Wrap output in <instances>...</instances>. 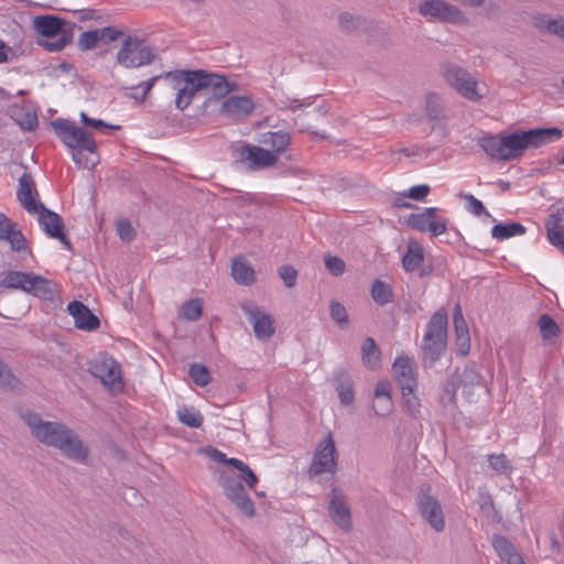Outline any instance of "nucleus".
Wrapping results in <instances>:
<instances>
[{"mask_svg": "<svg viewBox=\"0 0 564 564\" xmlns=\"http://www.w3.org/2000/svg\"><path fill=\"white\" fill-rule=\"evenodd\" d=\"M562 137L557 128L517 130L511 133H487L477 139V144L492 160L513 161L520 159L529 148H540Z\"/></svg>", "mask_w": 564, "mask_h": 564, "instance_id": "1", "label": "nucleus"}, {"mask_svg": "<svg viewBox=\"0 0 564 564\" xmlns=\"http://www.w3.org/2000/svg\"><path fill=\"white\" fill-rule=\"evenodd\" d=\"M163 77L177 90L175 106L180 110L186 109L200 89H212L218 97H224L235 89V85L228 83L224 76L205 70H175L166 73Z\"/></svg>", "mask_w": 564, "mask_h": 564, "instance_id": "2", "label": "nucleus"}, {"mask_svg": "<svg viewBox=\"0 0 564 564\" xmlns=\"http://www.w3.org/2000/svg\"><path fill=\"white\" fill-rule=\"evenodd\" d=\"M24 422L31 429L35 438L40 442L58 448L69 458L84 460L87 449L80 440L65 425L55 422H44L36 413H25Z\"/></svg>", "mask_w": 564, "mask_h": 564, "instance_id": "3", "label": "nucleus"}, {"mask_svg": "<svg viewBox=\"0 0 564 564\" xmlns=\"http://www.w3.org/2000/svg\"><path fill=\"white\" fill-rule=\"evenodd\" d=\"M52 127L61 141L70 150L75 163L86 167L87 163L83 162L82 154L85 151L90 154L96 152V142L93 135L65 119L53 121Z\"/></svg>", "mask_w": 564, "mask_h": 564, "instance_id": "4", "label": "nucleus"}, {"mask_svg": "<svg viewBox=\"0 0 564 564\" xmlns=\"http://www.w3.org/2000/svg\"><path fill=\"white\" fill-rule=\"evenodd\" d=\"M447 312L437 310L431 317L423 336V359L430 364L436 361L447 345Z\"/></svg>", "mask_w": 564, "mask_h": 564, "instance_id": "5", "label": "nucleus"}, {"mask_svg": "<svg viewBox=\"0 0 564 564\" xmlns=\"http://www.w3.org/2000/svg\"><path fill=\"white\" fill-rule=\"evenodd\" d=\"M155 55L144 40L128 35L117 53V63L124 68H139L153 62Z\"/></svg>", "mask_w": 564, "mask_h": 564, "instance_id": "6", "label": "nucleus"}, {"mask_svg": "<svg viewBox=\"0 0 564 564\" xmlns=\"http://www.w3.org/2000/svg\"><path fill=\"white\" fill-rule=\"evenodd\" d=\"M443 77L451 87L468 100L478 101L484 96L477 80L466 69L457 65H445L443 67Z\"/></svg>", "mask_w": 564, "mask_h": 564, "instance_id": "7", "label": "nucleus"}, {"mask_svg": "<svg viewBox=\"0 0 564 564\" xmlns=\"http://www.w3.org/2000/svg\"><path fill=\"white\" fill-rule=\"evenodd\" d=\"M437 207H426L412 213L405 218V225L419 232H429L438 237L447 231V219L440 216Z\"/></svg>", "mask_w": 564, "mask_h": 564, "instance_id": "8", "label": "nucleus"}, {"mask_svg": "<svg viewBox=\"0 0 564 564\" xmlns=\"http://www.w3.org/2000/svg\"><path fill=\"white\" fill-rule=\"evenodd\" d=\"M90 371L111 391H122L123 381L121 378V369L113 358L107 356L98 358L93 362Z\"/></svg>", "mask_w": 564, "mask_h": 564, "instance_id": "9", "label": "nucleus"}, {"mask_svg": "<svg viewBox=\"0 0 564 564\" xmlns=\"http://www.w3.org/2000/svg\"><path fill=\"white\" fill-rule=\"evenodd\" d=\"M337 469L336 447L332 434H328L317 446L310 467V473L321 475L334 474Z\"/></svg>", "mask_w": 564, "mask_h": 564, "instance_id": "10", "label": "nucleus"}, {"mask_svg": "<svg viewBox=\"0 0 564 564\" xmlns=\"http://www.w3.org/2000/svg\"><path fill=\"white\" fill-rule=\"evenodd\" d=\"M241 308L252 324L253 332L259 339H269L275 332L274 319L272 315L260 310L252 303H242Z\"/></svg>", "mask_w": 564, "mask_h": 564, "instance_id": "11", "label": "nucleus"}, {"mask_svg": "<svg viewBox=\"0 0 564 564\" xmlns=\"http://www.w3.org/2000/svg\"><path fill=\"white\" fill-rule=\"evenodd\" d=\"M419 12L424 17L430 15L446 22H465L462 12L443 0H426L420 4Z\"/></svg>", "mask_w": 564, "mask_h": 564, "instance_id": "12", "label": "nucleus"}, {"mask_svg": "<svg viewBox=\"0 0 564 564\" xmlns=\"http://www.w3.org/2000/svg\"><path fill=\"white\" fill-rule=\"evenodd\" d=\"M35 215H39L40 226L47 236L59 240L67 249L72 248V245L65 234L64 221L58 214L46 209L42 205Z\"/></svg>", "mask_w": 564, "mask_h": 564, "instance_id": "13", "label": "nucleus"}, {"mask_svg": "<svg viewBox=\"0 0 564 564\" xmlns=\"http://www.w3.org/2000/svg\"><path fill=\"white\" fill-rule=\"evenodd\" d=\"M17 197L22 207L31 215H35L40 206H42L39 203V192L35 182L29 172H24L19 178Z\"/></svg>", "mask_w": 564, "mask_h": 564, "instance_id": "14", "label": "nucleus"}, {"mask_svg": "<svg viewBox=\"0 0 564 564\" xmlns=\"http://www.w3.org/2000/svg\"><path fill=\"white\" fill-rule=\"evenodd\" d=\"M121 35V31L111 26L85 31L78 36L77 45L82 51H88L97 46L99 43L113 42Z\"/></svg>", "mask_w": 564, "mask_h": 564, "instance_id": "15", "label": "nucleus"}, {"mask_svg": "<svg viewBox=\"0 0 564 564\" xmlns=\"http://www.w3.org/2000/svg\"><path fill=\"white\" fill-rule=\"evenodd\" d=\"M419 507L422 517L430 523L435 531H443L445 519L438 500L432 496H422L419 499Z\"/></svg>", "mask_w": 564, "mask_h": 564, "instance_id": "16", "label": "nucleus"}, {"mask_svg": "<svg viewBox=\"0 0 564 564\" xmlns=\"http://www.w3.org/2000/svg\"><path fill=\"white\" fill-rule=\"evenodd\" d=\"M25 292L45 301H53L59 295L61 289L55 281L31 272Z\"/></svg>", "mask_w": 564, "mask_h": 564, "instance_id": "17", "label": "nucleus"}, {"mask_svg": "<svg viewBox=\"0 0 564 564\" xmlns=\"http://www.w3.org/2000/svg\"><path fill=\"white\" fill-rule=\"evenodd\" d=\"M226 497L237 506V508L248 517L254 514V506L250 497L238 481L226 480L224 484Z\"/></svg>", "mask_w": 564, "mask_h": 564, "instance_id": "18", "label": "nucleus"}, {"mask_svg": "<svg viewBox=\"0 0 564 564\" xmlns=\"http://www.w3.org/2000/svg\"><path fill=\"white\" fill-rule=\"evenodd\" d=\"M392 371L401 389L405 386H410V388H417L415 365L409 357H397L392 366Z\"/></svg>", "mask_w": 564, "mask_h": 564, "instance_id": "19", "label": "nucleus"}, {"mask_svg": "<svg viewBox=\"0 0 564 564\" xmlns=\"http://www.w3.org/2000/svg\"><path fill=\"white\" fill-rule=\"evenodd\" d=\"M68 313L74 317L75 326L83 330H95L99 327V318L79 301H73L67 305Z\"/></svg>", "mask_w": 564, "mask_h": 564, "instance_id": "20", "label": "nucleus"}, {"mask_svg": "<svg viewBox=\"0 0 564 564\" xmlns=\"http://www.w3.org/2000/svg\"><path fill=\"white\" fill-rule=\"evenodd\" d=\"M372 409L379 416H387L393 411L391 386L388 381L382 380L376 384Z\"/></svg>", "mask_w": 564, "mask_h": 564, "instance_id": "21", "label": "nucleus"}, {"mask_svg": "<svg viewBox=\"0 0 564 564\" xmlns=\"http://www.w3.org/2000/svg\"><path fill=\"white\" fill-rule=\"evenodd\" d=\"M245 159L250 163L252 169H267L278 163L276 155L268 149L248 145L243 150Z\"/></svg>", "mask_w": 564, "mask_h": 564, "instance_id": "22", "label": "nucleus"}, {"mask_svg": "<svg viewBox=\"0 0 564 564\" xmlns=\"http://www.w3.org/2000/svg\"><path fill=\"white\" fill-rule=\"evenodd\" d=\"M291 141L292 137L286 131H268L262 133L259 138V142L268 147V150L274 153L278 160L280 155L288 150Z\"/></svg>", "mask_w": 564, "mask_h": 564, "instance_id": "23", "label": "nucleus"}, {"mask_svg": "<svg viewBox=\"0 0 564 564\" xmlns=\"http://www.w3.org/2000/svg\"><path fill=\"white\" fill-rule=\"evenodd\" d=\"M329 513L333 520L341 528L349 529L351 525L350 522V511L344 496L341 492L337 490H333L330 503H329Z\"/></svg>", "mask_w": 564, "mask_h": 564, "instance_id": "24", "label": "nucleus"}, {"mask_svg": "<svg viewBox=\"0 0 564 564\" xmlns=\"http://www.w3.org/2000/svg\"><path fill=\"white\" fill-rule=\"evenodd\" d=\"M11 118L23 129L34 130L37 126L35 109L26 102L13 105L10 108Z\"/></svg>", "mask_w": 564, "mask_h": 564, "instance_id": "25", "label": "nucleus"}, {"mask_svg": "<svg viewBox=\"0 0 564 564\" xmlns=\"http://www.w3.org/2000/svg\"><path fill=\"white\" fill-rule=\"evenodd\" d=\"M423 246L416 240H410L406 246V251L402 256V268L406 272L416 271L424 262Z\"/></svg>", "mask_w": 564, "mask_h": 564, "instance_id": "26", "label": "nucleus"}, {"mask_svg": "<svg viewBox=\"0 0 564 564\" xmlns=\"http://www.w3.org/2000/svg\"><path fill=\"white\" fill-rule=\"evenodd\" d=\"M0 240L10 243L11 249L17 252L28 251V243L24 235L15 228L11 219L0 228Z\"/></svg>", "mask_w": 564, "mask_h": 564, "instance_id": "27", "label": "nucleus"}, {"mask_svg": "<svg viewBox=\"0 0 564 564\" xmlns=\"http://www.w3.org/2000/svg\"><path fill=\"white\" fill-rule=\"evenodd\" d=\"M221 109L225 113L232 117H246L251 113L253 102L248 97L231 96L223 102Z\"/></svg>", "mask_w": 564, "mask_h": 564, "instance_id": "28", "label": "nucleus"}, {"mask_svg": "<svg viewBox=\"0 0 564 564\" xmlns=\"http://www.w3.org/2000/svg\"><path fill=\"white\" fill-rule=\"evenodd\" d=\"M231 275L238 284L242 285H250L256 281L254 269L243 257H236L232 260Z\"/></svg>", "mask_w": 564, "mask_h": 564, "instance_id": "29", "label": "nucleus"}, {"mask_svg": "<svg viewBox=\"0 0 564 564\" xmlns=\"http://www.w3.org/2000/svg\"><path fill=\"white\" fill-rule=\"evenodd\" d=\"M416 389L417 388H410V386H405L403 389H401L402 410L413 420L421 417L422 408L421 399L415 393Z\"/></svg>", "mask_w": 564, "mask_h": 564, "instance_id": "30", "label": "nucleus"}, {"mask_svg": "<svg viewBox=\"0 0 564 564\" xmlns=\"http://www.w3.org/2000/svg\"><path fill=\"white\" fill-rule=\"evenodd\" d=\"M492 545L501 560L506 561L507 564H523L521 556L506 538L495 535L492 538Z\"/></svg>", "mask_w": 564, "mask_h": 564, "instance_id": "31", "label": "nucleus"}, {"mask_svg": "<svg viewBox=\"0 0 564 564\" xmlns=\"http://www.w3.org/2000/svg\"><path fill=\"white\" fill-rule=\"evenodd\" d=\"M336 381V391L340 399V402L345 405H348L354 402L355 392H354V383L350 377L345 371H339L335 377Z\"/></svg>", "mask_w": 564, "mask_h": 564, "instance_id": "32", "label": "nucleus"}, {"mask_svg": "<svg viewBox=\"0 0 564 564\" xmlns=\"http://www.w3.org/2000/svg\"><path fill=\"white\" fill-rule=\"evenodd\" d=\"M31 272L7 271L0 276V288L26 291Z\"/></svg>", "mask_w": 564, "mask_h": 564, "instance_id": "33", "label": "nucleus"}, {"mask_svg": "<svg viewBox=\"0 0 564 564\" xmlns=\"http://www.w3.org/2000/svg\"><path fill=\"white\" fill-rule=\"evenodd\" d=\"M35 29L45 36L57 35L63 28V20L55 15H41L34 19Z\"/></svg>", "mask_w": 564, "mask_h": 564, "instance_id": "34", "label": "nucleus"}, {"mask_svg": "<svg viewBox=\"0 0 564 564\" xmlns=\"http://www.w3.org/2000/svg\"><path fill=\"white\" fill-rule=\"evenodd\" d=\"M535 26L550 34H555L564 40V18L551 19L546 15H539L534 18Z\"/></svg>", "mask_w": 564, "mask_h": 564, "instance_id": "35", "label": "nucleus"}, {"mask_svg": "<svg viewBox=\"0 0 564 564\" xmlns=\"http://www.w3.org/2000/svg\"><path fill=\"white\" fill-rule=\"evenodd\" d=\"M176 416L181 423L188 427H200L204 417L198 410L192 405H183L176 411Z\"/></svg>", "mask_w": 564, "mask_h": 564, "instance_id": "36", "label": "nucleus"}, {"mask_svg": "<svg viewBox=\"0 0 564 564\" xmlns=\"http://www.w3.org/2000/svg\"><path fill=\"white\" fill-rule=\"evenodd\" d=\"M525 228L519 223L498 224L491 228V236L497 240H506L511 237L521 236Z\"/></svg>", "mask_w": 564, "mask_h": 564, "instance_id": "37", "label": "nucleus"}, {"mask_svg": "<svg viewBox=\"0 0 564 564\" xmlns=\"http://www.w3.org/2000/svg\"><path fill=\"white\" fill-rule=\"evenodd\" d=\"M371 296L377 304H388L393 299L392 288L388 283L377 279L371 286Z\"/></svg>", "mask_w": 564, "mask_h": 564, "instance_id": "38", "label": "nucleus"}, {"mask_svg": "<svg viewBox=\"0 0 564 564\" xmlns=\"http://www.w3.org/2000/svg\"><path fill=\"white\" fill-rule=\"evenodd\" d=\"M380 360V350L376 341L368 337L362 344V361L369 368H376Z\"/></svg>", "mask_w": 564, "mask_h": 564, "instance_id": "39", "label": "nucleus"}, {"mask_svg": "<svg viewBox=\"0 0 564 564\" xmlns=\"http://www.w3.org/2000/svg\"><path fill=\"white\" fill-rule=\"evenodd\" d=\"M538 325L543 339H552L556 337L560 333L558 325L547 314H543L540 316Z\"/></svg>", "mask_w": 564, "mask_h": 564, "instance_id": "40", "label": "nucleus"}, {"mask_svg": "<svg viewBox=\"0 0 564 564\" xmlns=\"http://www.w3.org/2000/svg\"><path fill=\"white\" fill-rule=\"evenodd\" d=\"M203 302L199 299L187 301L182 306V315L188 321H196L202 315Z\"/></svg>", "mask_w": 564, "mask_h": 564, "instance_id": "41", "label": "nucleus"}, {"mask_svg": "<svg viewBox=\"0 0 564 564\" xmlns=\"http://www.w3.org/2000/svg\"><path fill=\"white\" fill-rule=\"evenodd\" d=\"M192 380L199 387H206L210 382V373L208 369L198 364H194L189 368Z\"/></svg>", "mask_w": 564, "mask_h": 564, "instance_id": "42", "label": "nucleus"}, {"mask_svg": "<svg viewBox=\"0 0 564 564\" xmlns=\"http://www.w3.org/2000/svg\"><path fill=\"white\" fill-rule=\"evenodd\" d=\"M489 464L499 474H508L512 470V466L505 454L490 455Z\"/></svg>", "mask_w": 564, "mask_h": 564, "instance_id": "43", "label": "nucleus"}, {"mask_svg": "<svg viewBox=\"0 0 564 564\" xmlns=\"http://www.w3.org/2000/svg\"><path fill=\"white\" fill-rule=\"evenodd\" d=\"M463 199L466 202V208L469 213L475 216L487 215L489 216L488 210L485 208L484 204L476 198L471 194H462Z\"/></svg>", "mask_w": 564, "mask_h": 564, "instance_id": "44", "label": "nucleus"}, {"mask_svg": "<svg viewBox=\"0 0 564 564\" xmlns=\"http://www.w3.org/2000/svg\"><path fill=\"white\" fill-rule=\"evenodd\" d=\"M330 316L341 328L348 323L347 311L345 306L337 301L330 303Z\"/></svg>", "mask_w": 564, "mask_h": 564, "instance_id": "45", "label": "nucleus"}, {"mask_svg": "<svg viewBox=\"0 0 564 564\" xmlns=\"http://www.w3.org/2000/svg\"><path fill=\"white\" fill-rule=\"evenodd\" d=\"M453 323H454L456 336L469 334L468 326L464 318L460 304H456V306H455L454 314H453Z\"/></svg>", "mask_w": 564, "mask_h": 564, "instance_id": "46", "label": "nucleus"}, {"mask_svg": "<svg viewBox=\"0 0 564 564\" xmlns=\"http://www.w3.org/2000/svg\"><path fill=\"white\" fill-rule=\"evenodd\" d=\"M426 115L430 119L436 120L441 113V99L436 94H430L426 96Z\"/></svg>", "mask_w": 564, "mask_h": 564, "instance_id": "47", "label": "nucleus"}, {"mask_svg": "<svg viewBox=\"0 0 564 564\" xmlns=\"http://www.w3.org/2000/svg\"><path fill=\"white\" fill-rule=\"evenodd\" d=\"M279 275L286 288H293L296 284L297 271L292 265H282L279 268Z\"/></svg>", "mask_w": 564, "mask_h": 564, "instance_id": "48", "label": "nucleus"}, {"mask_svg": "<svg viewBox=\"0 0 564 564\" xmlns=\"http://www.w3.org/2000/svg\"><path fill=\"white\" fill-rule=\"evenodd\" d=\"M19 383V380L8 370L7 366L0 361V386L15 389Z\"/></svg>", "mask_w": 564, "mask_h": 564, "instance_id": "49", "label": "nucleus"}, {"mask_svg": "<svg viewBox=\"0 0 564 564\" xmlns=\"http://www.w3.org/2000/svg\"><path fill=\"white\" fill-rule=\"evenodd\" d=\"M80 119H82L83 123H85L86 126L91 127V128H94L96 130L104 131L105 129H107V130H118V129H120L119 126L108 124V123L104 122L100 119L89 118L85 112L80 113Z\"/></svg>", "mask_w": 564, "mask_h": 564, "instance_id": "50", "label": "nucleus"}, {"mask_svg": "<svg viewBox=\"0 0 564 564\" xmlns=\"http://www.w3.org/2000/svg\"><path fill=\"white\" fill-rule=\"evenodd\" d=\"M431 187L427 184H421L412 186L406 191V195L410 199L416 202H425L427 195L430 194Z\"/></svg>", "mask_w": 564, "mask_h": 564, "instance_id": "51", "label": "nucleus"}, {"mask_svg": "<svg viewBox=\"0 0 564 564\" xmlns=\"http://www.w3.org/2000/svg\"><path fill=\"white\" fill-rule=\"evenodd\" d=\"M325 267L334 275L343 274L346 268L345 262L335 256L325 257Z\"/></svg>", "mask_w": 564, "mask_h": 564, "instance_id": "52", "label": "nucleus"}, {"mask_svg": "<svg viewBox=\"0 0 564 564\" xmlns=\"http://www.w3.org/2000/svg\"><path fill=\"white\" fill-rule=\"evenodd\" d=\"M117 234L121 240L131 241L135 236V230L128 220L121 219L117 223Z\"/></svg>", "mask_w": 564, "mask_h": 564, "instance_id": "53", "label": "nucleus"}, {"mask_svg": "<svg viewBox=\"0 0 564 564\" xmlns=\"http://www.w3.org/2000/svg\"><path fill=\"white\" fill-rule=\"evenodd\" d=\"M241 477L249 489H253L258 482V477L253 470L247 465L241 471Z\"/></svg>", "mask_w": 564, "mask_h": 564, "instance_id": "54", "label": "nucleus"}, {"mask_svg": "<svg viewBox=\"0 0 564 564\" xmlns=\"http://www.w3.org/2000/svg\"><path fill=\"white\" fill-rule=\"evenodd\" d=\"M456 343L458 346V350L463 356H466L470 349V337L469 334L458 335L456 336Z\"/></svg>", "mask_w": 564, "mask_h": 564, "instance_id": "55", "label": "nucleus"}, {"mask_svg": "<svg viewBox=\"0 0 564 564\" xmlns=\"http://www.w3.org/2000/svg\"><path fill=\"white\" fill-rule=\"evenodd\" d=\"M547 236L553 246L562 249L564 246V234L561 230H549Z\"/></svg>", "mask_w": 564, "mask_h": 564, "instance_id": "56", "label": "nucleus"}, {"mask_svg": "<svg viewBox=\"0 0 564 564\" xmlns=\"http://www.w3.org/2000/svg\"><path fill=\"white\" fill-rule=\"evenodd\" d=\"M160 78V76H153L149 80L141 83L138 88L142 89V96L141 100H144L148 94L151 91L153 86L155 85L156 80Z\"/></svg>", "mask_w": 564, "mask_h": 564, "instance_id": "57", "label": "nucleus"}, {"mask_svg": "<svg viewBox=\"0 0 564 564\" xmlns=\"http://www.w3.org/2000/svg\"><path fill=\"white\" fill-rule=\"evenodd\" d=\"M218 459L221 460V462H226L227 464L234 466L239 471H241L247 466L246 463H243L242 460H240L238 458L226 459V456L223 453H218Z\"/></svg>", "mask_w": 564, "mask_h": 564, "instance_id": "58", "label": "nucleus"}, {"mask_svg": "<svg viewBox=\"0 0 564 564\" xmlns=\"http://www.w3.org/2000/svg\"><path fill=\"white\" fill-rule=\"evenodd\" d=\"M408 199H410V198H409V196L406 195V191H404V192L400 193V194L395 197L393 205H394L395 207H399V208H411V207H412V205H411V203H409V200H408Z\"/></svg>", "mask_w": 564, "mask_h": 564, "instance_id": "59", "label": "nucleus"}, {"mask_svg": "<svg viewBox=\"0 0 564 564\" xmlns=\"http://www.w3.org/2000/svg\"><path fill=\"white\" fill-rule=\"evenodd\" d=\"M349 23L354 24L355 23V20L354 18L348 14V13H344L340 15V24L341 26L345 29V30H349L350 29V25Z\"/></svg>", "mask_w": 564, "mask_h": 564, "instance_id": "60", "label": "nucleus"}, {"mask_svg": "<svg viewBox=\"0 0 564 564\" xmlns=\"http://www.w3.org/2000/svg\"><path fill=\"white\" fill-rule=\"evenodd\" d=\"M46 46L50 51H61L65 46V41L58 40L54 43H47Z\"/></svg>", "mask_w": 564, "mask_h": 564, "instance_id": "61", "label": "nucleus"}, {"mask_svg": "<svg viewBox=\"0 0 564 564\" xmlns=\"http://www.w3.org/2000/svg\"><path fill=\"white\" fill-rule=\"evenodd\" d=\"M8 61V48L3 41L0 40V64Z\"/></svg>", "mask_w": 564, "mask_h": 564, "instance_id": "62", "label": "nucleus"}, {"mask_svg": "<svg viewBox=\"0 0 564 564\" xmlns=\"http://www.w3.org/2000/svg\"><path fill=\"white\" fill-rule=\"evenodd\" d=\"M302 106H303V105H302V104H299V101H297V100H294V101H292V104L290 105V108H291V110H293V111H294V110H296V109L301 108Z\"/></svg>", "mask_w": 564, "mask_h": 564, "instance_id": "63", "label": "nucleus"}, {"mask_svg": "<svg viewBox=\"0 0 564 564\" xmlns=\"http://www.w3.org/2000/svg\"><path fill=\"white\" fill-rule=\"evenodd\" d=\"M558 163L560 164H564V154L561 156V159L558 160Z\"/></svg>", "mask_w": 564, "mask_h": 564, "instance_id": "64", "label": "nucleus"}]
</instances>
